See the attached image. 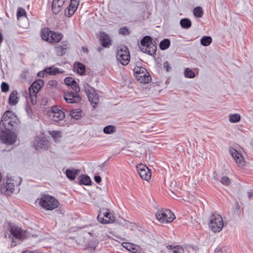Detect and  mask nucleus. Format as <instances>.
I'll return each mask as SVG.
<instances>
[{"label":"nucleus","instance_id":"c03bdc74","mask_svg":"<svg viewBox=\"0 0 253 253\" xmlns=\"http://www.w3.org/2000/svg\"><path fill=\"white\" fill-rule=\"evenodd\" d=\"M1 88L2 91L6 92L9 90V85L7 83L3 82L1 84Z\"/></svg>","mask_w":253,"mask_h":253},{"label":"nucleus","instance_id":"052dcab7","mask_svg":"<svg viewBox=\"0 0 253 253\" xmlns=\"http://www.w3.org/2000/svg\"><path fill=\"white\" fill-rule=\"evenodd\" d=\"M19 24H20V26H21V27H24V26H26V25H24V24H20V23H19Z\"/></svg>","mask_w":253,"mask_h":253},{"label":"nucleus","instance_id":"7c9ffc66","mask_svg":"<svg viewBox=\"0 0 253 253\" xmlns=\"http://www.w3.org/2000/svg\"><path fill=\"white\" fill-rule=\"evenodd\" d=\"M180 25L183 28L188 29L191 26V22L189 19L183 18L180 20Z\"/></svg>","mask_w":253,"mask_h":253},{"label":"nucleus","instance_id":"4d7b16f0","mask_svg":"<svg viewBox=\"0 0 253 253\" xmlns=\"http://www.w3.org/2000/svg\"><path fill=\"white\" fill-rule=\"evenodd\" d=\"M82 50L84 52L87 53L88 52V49L84 47H82Z\"/></svg>","mask_w":253,"mask_h":253},{"label":"nucleus","instance_id":"37998d69","mask_svg":"<svg viewBox=\"0 0 253 253\" xmlns=\"http://www.w3.org/2000/svg\"><path fill=\"white\" fill-rule=\"evenodd\" d=\"M72 88L76 92L75 94H78L80 91V88L78 84L76 82H75L72 85H71Z\"/></svg>","mask_w":253,"mask_h":253},{"label":"nucleus","instance_id":"393cba45","mask_svg":"<svg viewBox=\"0 0 253 253\" xmlns=\"http://www.w3.org/2000/svg\"><path fill=\"white\" fill-rule=\"evenodd\" d=\"M48 133L53 138L55 142H59L61 140L62 133L60 131H49Z\"/></svg>","mask_w":253,"mask_h":253},{"label":"nucleus","instance_id":"f704fd0d","mask_svg":"<svg viewBox=\"0 0 253 253\" xmlns=\"http://www.w3.org/2000/svg\"><path fill=\"white\" fill-rule=\"evenodd\" d=\"M26 12L24 10V9L22 8H19L17 13V19L19 21L20 20V19L22 20H25L26 22L27 21L26 17H25Z\"/></svg>","mask_w":253,"mask_h":253},{"label":"nucleus","instance_id":"8fccbe9b","mask_svg":"<svg viewBox=\"0 0 253 253\" xmlns=\"http://www.w3.org/2000/svg\"><path fill=\"white\" fill-rule=\"evenodd\" d=\"M183 250L181 248H177L172 251V253H182Z\"/></svg>","mask_w":253,"mask_h":253},{"label":"nucleus","instance_id":"f3484780","mask_svg":"<svg viewBox=\"0 0 253 253\" xmlns=\"http://www.w3.org/2000/svg\"><path fill=\"white\" fill-rule=\"evenodd\" d=\"M43 85V82L42 80H38L34 82L29 88V92L37 93Z\"/></svg>","mask_w":253,"mask_h":253},{"label":"nucleus","instance_id":"ea45409f","mask_svg":"<svg viewBox=\"0 0 253 253\" xmlns=\"http://www.w3.org/2000/svg\"><path fill=\"white\" fill-rule=\"evenodd\" d=\"M184 75L189 78H193L195 77V73L190 68H186L184 71Z\"/></svg>","mask_w":253,"mask_h":253},{"label":"nucleus","instance_id":"f257e3e1","mask_svg":"<svg viewBox=\"0 0 253 253\" xmlns=\"http://www.w3.org/2000/svg\"><path fill=\"white\" fill-rule=\"evenodd\" d=\"M22 182L20 177L14 176L8 178L1 187V192L5 195H9L12 193L15 188L19 185Z\"/></svg>","mask_w":253,"mask_h":253},{"label":"nucleus","instance_id":"20e7f679","mask_svg":"<svg viewBox=\"0 0 253 253\" xmlns=\"http://www.w3.org/2000/svg\"><path fill=\"white\" fill-rule=\"evenodd\" d=\"M18 119L16 116L12 112L6 111L3 115L0 125H2L4 128L10 129V127L15 126L18 124Z\"/></svg>","mask_w":253,"mask_h":253},{"label":"nucleus","instance_id":"f8f14e48","mask_svg":"<svg viewBox=\"0 0 253 253\" xmlns=\"http://www.w3.org/2000/svg\"><path fill=\"white\" fill-rule=\"evenodd\" d=\"M97 219L99 221L105 224L113 223L115 220L114 216L107 209L100 211L97 216Z\"/></svg>","mask_w":253,"mask_h":253},{"label":"nucleus","instance_id":"09e8293b","mask_svg":"<svg viewBox=\"0 0 253 253\" xmlns=\"http://www.w3.org/2000/svg\"><path fill=\"white\" fill-rule=\"evenodd\" d=\"M57 83L55 80H51L48 82V85L51 87H55L57 86Z\"/></svg>","mask_w":253,"mask_h":253},{"label":"nucleus","instance_id":"e433bc0d","mask_svg":"<svg viewBox=\"0 0 253 253\" xmlns=\"http://www.w3.org/2000/svg\"><path fill=\"white\" fill-rule=\"evenodd\" d=\"M170 45V41L168 39H165L160 43V47L162 50L167 49Z\"/></svg>","mask_w":253,"mask_h":253},{"label":"nucleus","instance_id":"79ce46f5","mask_svg":"<svg viewBox=\"0 0 253 253\" xmlns=\"http://www.w3.org/2000/svg\"><path fill=\"white\" fill-rule=\"evenodd\" d=\"M75 81L72 77H67L65 79V83L67 85H71Z\"/></svg>","mask_w":253,"mask_h":253},{"label":"nucleus","instance_id":"9b49d317","mask_svg":"<svg viewBox=\"0 0 253 253\" xmlns=\"http://www.w3.org/2000/svg\"><path fill=\"white\" fill-rule=\"evenodd\" d=\"M65 116L64 112L57 107H52L51 110L48 112L49 119L55 122L63 120Z\"/></svg>","mask_w":253,"mask_h":253},{"label":"nucleus","instance_id":"72a5a7b5","mask_svg":"<svg viewBox=\"0 0 253 253\" xmlns=\"http://www.w3.org/2000/svg\"><path fill=\"white\" fill-rule=\"evenodd\" d=\"M67 47V43L66 42H62L60 45L56 46L55 48L58 54L62 55L63 54V51L66 49Z\"/></svg>","mask_w":253,"mask_h":253},{"label":"nucleus","instance_id":"7ed1b4c3","mask_svg":"<svg viewBox=\"0 0 253 253\" xmlns=\"http://www.w3.org/2000/svg\"><path fill=\"white\" fill-rule=\"evenodd\" d=\"M155 216L157 220L161 224L171 223L175 218L174 213L168 209H162L158 210Z\"/></svg>","mask_w":253,"mask_h":253},{"label":"nucleus","instance_id":"2eb2a0df","mask_svg":"<svg viewBox=\"0 0 253 253\" xmlns=\"http://www.w3.org/2000/svg\"><path fill=\"white\" fill-rule=\"evenodd\" d=\"M10 233L16 238L23 240L26 238V232L17 226H12L10 230Z\"/></svg>","mask_w":253,"mask_h":253},{"label":"nucleus","instance_id":"4be33fe9","mask_svg":"<svg viewBox=\"0 0 253 253\" xmlns=\"http://www.w3.org/2000/svg\"><path fill=\"white\" fill-rule=\"evenodd\" d=\"M79 169H67L66 170V174L67 177L70 180L74 179L76 176L80 172Z\"/></svg>","mask_w":253,"mask_h":253},{"label":"nucleus","instance_id":"bb28decb","mask_svg":"<svg viewBox=\"0 0 253 253\" xmlns=\"http://www.w3.org/2000/svg\"><path fill=\"white\" fill-rule=\"evenodd\" d=\"M100 40L102 42V44L104 46H107L111 44V40L108 35L103 33L101 35Z\"/></svg>","mask_w":253,"mask_h":253},{"label":"nucleus","instance_id":"5701e85b","mask_svg":"<svg viewBox=\"0 0 253 253\" xmlns=\"http://www.w3.org/2000/svg\"><path fill=\"white\" fill-rule=\"evenodd\" d=\"M78 2L77 0H71V3L68 7V16L70 17L72 15L76 10Z\"/></svg>","mask_w":253,"mask_h":253},{"label":"nucleus","instance_id":"49530a36","mask_svg":"<svg viewBox=\"0 0 253 253\" xmlns=\"http://www.w3.org/2000/svg\"><path fill=\"white\" fill-rule=\"evenodd\" d=\"M41 141L42 142V144H40V145H37V147H40L41 148H43V149L47 148L48 147V142L43 141V140H41Z\"/></svg>","mask_w":253,"mask_h":253},{"label":"nucleus","instance_id":"f03ea898","mask_svg":"<svg viewBox=\"0 0 253 253\" xmlns=\"http://www.w3.org/2000/svg\"><path fill=\"white\" fill-rule=\"evenodd\" d=\"M39 204L46 211H52L59 206V203L54 197L49 195H44L41 198Z\"/></svg>","mask_w":253,"mask_h":253},{"label":"nucleus","instance_id":"a19ab883","mask_svg":"<svg viewBox=\"0 0 253 253\" xmlns=\"http://www.w3.org/2000/svg\"><path fill=\"white\" fill-rule=\"evenodd\" d=\"M36 94L37 93H34L33 92H29V96L31 99V101L33 104L36 103Z\"/></svg>","mask_w":253,"mask_h":253},{"label":"nucleus","instance_id":"6e6d98bb","mask_svg":"<svg viewBox=\"0 0 253 253\" xmlns=\"http://www.w3.org/2000/svg\"><path fill=\"white\" fill-rule=\"evenodd\" d=\"M247 196L249 198H253V191L251 190L247 192Z\"/></svg>","mask_w":253,"mask_h":253},{"label":"nucleus","instance_id":"bf43d9fd","mask_svg":"<svg viewBox=\"0 0 253 253\" xmlns=\"http://www.w3.org/2000/svg\"><path fill=\"white\" fill-rule=\"evenodd\" d=\"M236 207L238 209H240V207L239 206L238 204H237Z\"/></svg>","mask_w":253,"mask_h":253},{"label":"nucleus","instance_id":"603ef678","mask_svg":"<svg viewBox=\"0 0 253 253\" xmlns=\"http://www.w3.org/2000/svg\"><path fill=\"white\" fill-rule=\"evenodd\" d=\"M47 74V73L45 71V70L44 71H41L40 72H39L38 73V76L40 77H43L45 75H46Z\"/></svg>","mask_w":253,"mask_h":253},{"label":"nucleus","instance_id":"c756f323","mask_svg":"<svg viewBox=\"0 0 253 253\" xmlns=\"http://www.w3.org/2000/svg\"><path fill=\"white\" fill-rule=\"evenodd\" d=\"M116 131V127L113 125H109L105 126L103 129V132L106 134H111L115 133Z\"/></svg>","mask_w":253,"mask_h":253},{"label":"nucleus","instance_id":"680f3d73","mask_svg":"<svg viewBox=\"0 0 253 253\" xmlns=\"http://www.w3.org/2000/svg\"><path fill=\"white\" fill-rule=\"evenodd\" d=\"M193 249H195V250H196L197 249H198V247H196V246H195V248H193Z\"/></svg>","mask_w":253,"mask_h":253},{"label":"nucleus","instance_id":"b1692460","mask_svg":"<svg viewBox=\"0 0 253 253\" xmlns=\"http://www.w3.org/2000/svg\"><path fill=\"white\" fill-rule=\"evenodd\" d=\"M52 31L49 29L45 28L42 30L41 32V37L43 40L47 42L48 39L50 38Z\"/></svg>","mask_w":253,"mask_h":253},{"label":"nucleus","instance_id":"39448f33","mask_svg":"<svg viewBox=\"0 0 253 253\" xmlns=\"http://www.w3.org/2000/svg\"><path fill=\"white\" fill-rule=\"evenodd\" d=\"M139 47L142 52L149 55L154 54L157 49L155 42L149 36H145L142 39Z\"/></svg>","mask_w":253,"mask_h":253},{"label":"nucleus","instance_id":"ddd939ff","mask_svg":"<svg viewBox=\"0 0 253 253\" xmlns=\"http://www.w3.org/2000/svg\"><path fill=\"white\" fill-rule=\"evenodd\" d=\"M85 91L87 94L88 99L93 107H95L99 102V97L98 96L95 89L90 87L88 86L85 88Z\"/></svg>","mask_w":253,"mask_h":253},{"label":"nucleus","instance_id":"412c9836","mask_svg":"<svg viewBox=\"0 0 253 253\" xmlns=\"http://www.w3.org/2000/svg\"><path fill=\"white\" fill-rule=\"evenodd\" d=\"M19 101V97H18V92L17 91H13L10 94L8 103L10 105H15Z\"/></svg>","mask_w":253,"mask_h":253},{"label":"nucleus","instance_id":"2f4dec72","mask_svg":"<svg viewBox=\"0 0 253 253\" xmlns=\"http://www.w3.org/2000/svg\"><path fill=\"white\" fill-rule=\"evenodd\" d=\"M212 42V39L210 36H204L201 39V44L205 46H209Z\"/></svg>","mask_w":253,"mask_h":253},{"label":"nucleus","instance_id":"58836bf2","mask_svg":"<svg viewBox=\"0 0 253 253\" xmlns=\"http://www.w3.org/2000/svg\"><path fill=\"white\" fill-rule=\"evenodd\" d=\"M193 13L195 16L197 17H201L203 16V12L201 7H197L194 8Z\"/></svg>","mask_w":253,"mask_h":253},{"label":"nucleus","instance_id":"6ab92c4d","mask_svg":"<svg viewBox=\"0 0 253 253\" xmlns=\"http://www.w3.org/2000/svg\"><path fill=\"white\" fill-rule=\"evenodd\" d=\"M64 3V0H53L52 10L55 14L58 13L62 9Z\"/></svg>","mask_w":253,"mask_h":253},{"label":"nucleus","instance_id":"c9c22d12","mask_svg":"<svg viewBox=\"0 0 253 253\" xmlns=\"http://www.w3.org/2000/svg\"><path fill=\"white\" fill-rule=\"evenodd\" d=\"M47 74L54 75L59 73H63V71H59L57 68L49 67L45 69Z\"/></svg>","mask_w":253,"mask_h":253},{"label":"nucleus","instance_id":"de8ad7c7","mask_svg":"<svg viewBox=\"0 0 253 253\" xmlns=\"http://www.w3.org/2000/svg\"><path fill=\"white\" fill-rule=\"evenodd\" d=\"M125 236L129 238H135L136 236L135 233L132 231H130L128 233H126Z\"/></svg>","mask_w":253,"mask_h":253},{"label":"nucleus","instance_id":"cd10ccee","mask_svg":"<svg viewBox=\"0 0 253 253\" xmlns=\"http://www.w3.org/2000/svg\"><path fill=\"white\" fill-rule=\"evenodd\" d=\"M82 111L79 109H74L70 112V115L75 120H79L82 117Z\"/></svg>","mask_w":253,"mask_h":253},{"label":"nucleus","instance_id":"5fc2aeb1","mask_svg":"<svg viewBox=\"0 0 253 253\" xmlns=\"http://www.w3.org/2000/svg\"><path fill=\"white\" fill-rule=\"evenodd\" d=\"M94 180L97 183H100L101 181V177L100 176L96 175L94 177Z\"/></svg>","mask_w":253,"mask_h":253},{"label":"nucleus","instance_id":"dca6fc26","mask_svg":"<svg viewBox=\"0 0 253 253\" xmlns=\"http://www.w3.org/2000/svg\"><path fill=\"white\" fill-rule=\"evenodd\" d=\"M122 246L133 253H141V249L140 246L137 245L130 243L124 242L122 243Z\"/></svg>","mask_w":253,"mask_h":253},{"label":"nucleus","instance_id":"1a4fd4ad","mask_svg":"<svg viewBox=\"0 0 253 253\" xmlns=\"http://www.w3.org/2000/svg\"><path fill=\"white\" fill-rule=\"evenodd\" d=\"M210 229L214 233L220 232L223 227V222L221 216L213 215L209 223Z\"/></svg>","mask_w":253,"mask_h":253},{"label":"nucleus","instance_id":"3c124183","mask_svg":"<svg viewBox=\"0 0 253 253\" xmlns=\"http://www.w3.org/2000/svg\"><path fill=\"white\" fill-rule=\"evenodd\" d=\"M120 32L123 35H126L128 33V30L126 28H121Z\"/></svg>","mask_w":253,"mask_h":253},{"label":"nucleus","instance_id":"c85d7f7f","mask_svg":"<svg viewBox=\"0 0 253 253\" xmlns=\"http://www.w3.org/2000/svg\"><path fill=\"white\" fill-rule=\"evenodd\" d=\"M74 71L78 74L82 75L85 71V67L81 63L75 64L74 65Z\"/></svg>","mask_w":253,"mask_h":253},{"label":"nucleus","instance_id":"423d86ee","mask_svg":"<svg viewBox=\"0 0 253 253\" xmlns=\"http://www.w3.org/2000/svg\"><path fill=\"white\" fill-rule=\"evenodd\" d=\"M17 139L15 133L8 128H2L0 127V140L7 145H12Z\"/></svg>","mask_w":253,"mask_h":253},{"label":"nucleus","instance_id":"13d9d810","mask_svg":"<svg viewBox=\"0 0 253 253\" xmlns=\"http://www.w3.org/2000/svg\"><path fill=\"white\" fill-rule=\"evenodd\" d=\"M23 253H35L32 251H26L23 252Z\"/></svg>","mask_w":253,"mask_h":253},{"label":"nucleus","instance_id":"a18cd8bd","mask_svg":"<svg viewBox=\"0 0 253 253\" xmlns=\"http://www.w3.org/2000/svg\"><path fill=\"white\" fill-rule=\"evenodd\" d=\"M28 76V71H23L22 74H21V80L22 82H25L26 79Z\"/></svg>","mask_w":253,"mask_h":253},{"label":"nucleus","instance_id":"4c0bfd02","mask_svg":"<svg viewBox=\"0 0 253 253\" xmlns=\"http://www.w3.org/2000/svg\"><path fill=\"white\" fill-rule=\"evenodd\" d=\"M221 183L225 185H229L231 183V179L227 176L223 175L221 177Z\"/></svg>","mask_w":253,"mask_h":253},{"label":"nucleus","instance_id":"a878e982","mask_svg":"<svg viewBox=\"0 0 253 253\" xmlns=\"http://www.w3.org/2000/svg\"><path fill=\"white\" fill-rule=\"evenodd\" d=\"M79 183L85 185H90L91 183V179L90 177L86 175H82L78 178Z\"/></svg>","mask_w":253,"mask_h":253},{"label":"nucleus","instance_id":"473e14b6","mask_svg":"<svg viewBox=\"0 0 253 253\" xmlns=\"http://www.w3.org/2000/svg\"><path fill=\"white\" fill-rule=\"evenodd\" d=\"M241 120V116L239 114H233L229 115V121L232 123H236Z\"/></svg>","mask_w":253,"mask_h":253},{"label":"nucleus","instance_id":"aec40b11","mask_svg":"<svg viewBox=\"0 0 253 253\" xmlns=\"http://www.w3.org/2000/svg\"><path fill=\"white\" fill-rule=\"evenodd\" d=\"M50 38L48 39L47 42L50 43H55L59 42L62 39L63 37L61 34L55 33L52 31Z\"/></svg>","mask_w":253,"mask_h":253},{"label":"nucleus","instance_id":"a211bd4d","mask_svg":"<svg viewBox=\"0 0 253 253\" xmlns=\"http://www.w3.org/2000/svg\"><path fill=\"white\" fill-rule=\"evenodd\" d=\"M64 98L67 102L72 103L80 100L78 94H74L72 92H68L64 95Z\"/></svg>","mask_w":253,"mask_h":253},{"label":"nucleus","instance_id":"0eeeda50","mask_svg":"<svg viewBox=\"0 0 253 253\" xmlns=\"http://www.w3.org/2000/svg\"><path fill=\"white\" fill-rule=\"evenodd\" d=\"M133 72L135 78L140 83L148 84L151 82V76L145 68L137 66L134 68Z\"/></svg>","mask_w":253,"mask_h":253},{"label":"nucleus","instance_id":"4468645a","mask_svg":"<svg viewBox=\"0 0 253 253\" xmlns=\"http://www.w3.org/2000/svg\"><path fill=\"white\" fill-rule=\"evenodd\" d=\"M137 171L140 177L147 181H148L151 176V170L146 166L140 164L137 166Z\"/></svg>","mask_w":253,"mask_h":253},{"label":"nucleus","instance_id":"6e6552de","mask_svg":"<svg viewBox=\"0 0 253 253\" xmlns=\"http://www.w3.org/2000/svg\"><path fill=\"white\" fill-rule=\"evenodd\" d=\"M116 58L122 65H127L130 61V54L127 47L124 45L118 46L117 49Z\"/></svg>","mask_w":253,"mask_h":253},{"label":"nucleus","instance_id":"864d4df0","mask_svg":"<svg viewBox=\"0 0 253 253\" xmlns=\"http://www.w3.org/2000/svg\"><path fill=\"white\" fill-rule=\"evenodd\" d=\"M164 67L166 69L167 71H169L170 67L168 62H165L164 63Z\"/></svg>","mask_w":253,"mask_h":253},{"label":"nucleus","instance_id":"9d476101","mask_svg":"<svg viewBox=\"0 0 253 253\" xmlns=\"http://www.w3.org/2000/svg\"><path fill=\"white\" fill-rule=\"evenodd\" d=\"M229 151L235 163L239 167L245 166L246 162L240 151L232 147H230L229 149Z\"/></svg>","mask_w":253,"mask_h":253}]
</instances>
